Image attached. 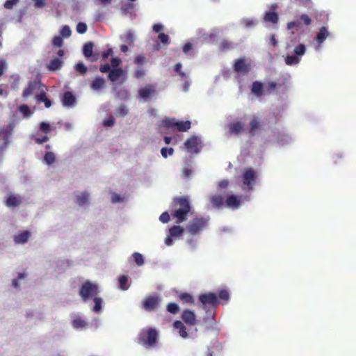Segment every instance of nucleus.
Returning <instances> with one entry per match:
<instances>
[{
    "instance_id": "nucleus-42",
    "label": "nucleus",
    "mask_w": 356,
    "mask_h": 356,
    "mask_svg": "<svg viewBox=\"0 0 356 356\" xmlns=\"http://www.w3.org/2000/svg\"><path fill=\"white\" fill-rule=\"evenodd\" d=\"M128 113V109L124 104H120L116 109V115L120 117H124Z\"/></svg>"
},
{
    "instance_id": "nucleus-13",
    "label": "nucleus",
    "mask_w": 356,
    "mask_h": 356,
    "mask_svg": "<svg viewBox=\"0 0 356 356\" xmlns=\"http://www.w3.org/2000/svg\"><path fill=\"white\" fill-rule=\"evenodd\" d=\"M143 308L148 312L154 310L159 305V298L156 296H149L143 301Z\"/></svg>"
},
{
    "instance_id": "nucleus-46",
    "label": "nucleus",
    "mask_w": 356,
    "mask_h": 356,
    "mask_svg": "<svg viewBox=\"0 0 356 356\" xmlns=\"http://www.w3.org/2000/svg\"><path fill=\"white\" fill-rule=\"evenodd\" d=\"M51 130V126L49 123L45 122H42L40 123V131L45 134L46 135H47L48 134L50 133Z\"/></svg>"
},
{
    "instance_id": "nucleus-1",
    "label": "nucleus",
    "mask_w": 356,
    "mask_h": 356,
    "mask_svg": "<svg viewBox=\"0 0 356 356\" xmlns=\"http://www.w3.org/2000/svg\"><path fill=\"white\" fill-rule=\"evenodd\" d=\"M175 207H179L175 209L172 216L177 218V222L180 223L187 220L188 213L191 211L189 200L186 197H177L173 200Z\"/></svg>"
},
{
    "instance_id": "nucleus-64",
    "label": "nucleus",
    "mask_w": 356,
    "mask_h": 356,
    "mask_svg": "<svg viewBox=\"0 0 356 356\" xmlns=\"http://www.w3.org/2000/svg\"><path fill=\"white\" fill-rule=\"evenodd\" d=\"M113 51L111 48L108 49L106 51H104L102 54V57L103 59H106L108 58V56L113 55Z\"/></svg>"
},
{
    "instance_id": "nucleus-45",
    "label": "nucleus",
    "mask_w": 356,
    "mask_h": 356,
    "mask_svg": "<svg viewBox=\"0 0 356 356\" xmlns=\"http://www.w3.org/2000/svg\"><path fill=\"white\" fill-rule=\"evenodd\" d=\"M177 120L175 118H168L163 120V125L166 128H176Z\"/></svg>"
},
{
    "instance_id": "nucleus-10",
    "label": "nucleus",
    "mask_w": 356,
    "mask_h": 356,
    "mask_svg": "<svg viewBox=\"0 0 356 356\" xmlns=\"http://www.w3.org/2000/svg\"><path fill=\"white\" fill-rule=\"evenodd\" d=\"M234 70L238 74H245L252 70V65L250 62H247L243 58H239L235 61Z\"/></svg>"
},
{
    "instance_id": "nucleus-58",
    "label": "nucleus",
    "mask_w": 356,
    "mask_h": 356,
    "mask_svg": "<svg viewBox=\"0 0 356 356\" xmlns=\"http://www.w3.org/2000/svg\"><path fill=\"white\" fill-rule=\"evenodd\" d=\"M158 38L163 44H168L169 37L165 33H159Z\"/></svg>"
},
{
    "instance_id": "nucleus-32",
    "label": "nucleus",
    "mask_w": 356,
    "mask_h": 356,
    "mask_svg": "<svg viewBox=\"0 0 356 356\" xmlns=\"http://www.w3.org/2000/svg\"><path fill=\"white\" fill-rule=\"evenodd\" d=\"M300 59L296 55L286 56L285 58V63L288 65H297L299 63Z\"/></svg>"
},
{
    "instance_id": "nucleus-28",
    "label": "nucleus",
    "mask_w": 356,
    "mask_h": 356,
    "mask_svg": "<svg viewBox=\"0 0 356 356\" xmlns=\"http://www.w3.org/2000/svg\"><path fill=\"white\" fill-rule=\"evenodd\" d=\"M229 132L231 134H238L244 128V124L241 122H236L230 123L228 125Z\"/></svg>"
},
{
    "instance_id": "nucleus-22",
    "label": "nucleus",
    "mask_w": 356,
    "mask_h": 356,
    "mask_svg": "<svg viewBox=\"0 0 356 356\" xmlns=\"http://www.w3.org/2000/svg\"><path fill=\"white\" fill-rule=\"evenodd\" d=\"M106 86L105 79L102 77H96L90 83V88L93 90H99L104 88Z\"/></svg>"
},
{
    "instance_id": "nucleus-26",
    "label": "nucleus",
    "mask_w": 356,
    "mask_h": 356,
    "mask_svg": "<svg viewBox=\"0 0 356 356\" xmlns=\"http://www.w3.org/2000/svg\"><path fill=\"white\" fill-rule=\"evenodd\" d=\"M63 60L60 58L52 59L47 65V68L50 71H56L60 69L63 66Z\"/></svg>"
},
{
    "instance_id": "nucleus-38",
    "label": "nucleus",
    "mask_w": 356,
    "mask_h": 356,
    "mask_svg": "<svg viewBox=\"0 0 356 356\" xmlns=\"http://www.w3.org/2000/svg\"><path fill=\"white\" fill-rule=\"evenodd\" d=\"M121 40L130 45L134 43V36L131 32H127L126 34L121 37Z\"/></svg>"
},
{
    "instance_id": "nucleus-51",
    "label": "nucleus",
    "mask_w": 356,
    "mask_h": 356,
    "mask_svg": "<svg viewBox=\"0 0 356 356\" xmlns=\"http://www.w3.org/2000/svg\"><path fill=\"white\" fill-rule=\"evenodd\" d=\"M174 153V149L172 147H163L161 150V154L163 157L167 158L168 154L172 155Z\"/></svg>"
},
{
    "instance_id": "nucleus-7",
    "label": "nucleus",
    "mask_w": 356,
    "mask_h": 356,
    "mask_svg": "<svg viewBox=\"0 0 356 356\" xmlns=\"http://www.w3.org/2000/svg\"><path fill=\"white\" fill-rule=\"evenodd\" d=\"M44 90V86L42 85L40 81H30L28 83L26 88H25L22 92V97L26 99L31 95H35L36 96L37 93H40L41 91Z\"/></svg>"
},
{
    "instance_id": "nucleus-59",
    "label": "nucleus",
    "mask_w": 356,
    "mask_h": 356,
    "mask_svg": "<svg viewBox=\"0 0 356 356\" xmlns=\"http://www.w3.org/2000/svg\"><path fill=\"white\" fill-rule=\"evenodd\" d=\"M146 62V58L143 56H138L134 59V63L136 65H143Z\"/></svg>"
},
{
    "instance_id": "nucleus-19",
    "label": "nucleus",
    "mask_w": 356,
    "mask_h": 356,
    "mask_svg": "<svg viewBox=\"0 0 356 356\" xmlns=\"http://www.w3.org/2000/svg\"><path fill=\"white\" fill-rule=\"evenodd\" d=\"M251 92L257 97L264 96V84L258 81H254L252 84Z\"/></svg>"
},
{
    "instance_id": "nucleus-55",
    "label": "nucleus",
    "mask_w": 356,
    "mask_h": 356,
    "mask_svg": "<svg viewBox=\"0 0 356 356\" xmlns=\"http://www.w3.org/2000/svg\"><path fill=\"white\" fill-rule=\"evenodd\" d=\"M19 0H6L4 3V7L6 9H12L13 7L16 5Z\"/></svg>"
},
{
    "instance_id": "nucleus-54",
    "label": "nucleus",
    "mask_w": 356,
    "mask_h": 356,
    "mask_svg": "<svg viewBox=\"0 0 356 356\" xmlns=\"http://www.w3.org/2000/svg\"><path fill=\"white\" fill-rule=\"evenodd\" d=\"M301 25V22L299 20L293 21L287 23L286 28L288 30H291L293 28H299Z\"/></svg>"
},
{
    "instance_id": "nucleus-63",
    "label": "nucleus",
    "mask_w": 356,
    "mask_h": 356,
    "mask_svg": "<svg viewBox=\"0 0 356 356\" xmlns=\"http://www.w3.org/2000/svg\"><path fill=\"white\" fill-rule=\"evenodd\" d=\"M111 66L108 64L101 65L99 67V71L102 73L110 72Z\"/></svg>"
},
{
    "instance_id": "nucleus-5",
    "label": "nucleus",
    "mask_w": 356,
    "mask_h": 356,
    "mask_svg": "<svg viewBox=\"0 0 356 356\" xmlns=\"http://www.w3.org/2000/svg\"><path fill=\"white\" fill-rule=\"evenodd\" d=\"M98 293L99 290L97 285L90 282V281L85 282L79 289V295L84 301L97 295Z\"/></svg>"
},
{
    "instance_id": "nucleus-52",
    "label": "nucleus",
    "mask_w": 356,
    "mask_h": 356,
    "mask_svg": "<svg viewBox=\"0 0 356 356\" xmlns=\"http://www.w3.org/2000/svg\"><path fill=\"white\" fill-rule=\"evenodd\" d=\"M300 20H301L304 25L309 26L312 23L311 18L306 14H302L300 17Z\"/></svg>"
},
{
    "instance_id": "nucleus-29",
    "label": "nucleus",
    "mask_w": 356,
    "mask_h": 356,
    "mask_svg": "<svg viewBox=\"0 0 356 356\" xmlns=\"http://www.w3.org/2000/svg\"><path fill=\"white\" fill-rule=\"evenodd\" d=\"M191 123L189 120L178 121L177 120L176 129L179 131H187L191 129Z\"/></svg>"
},
{
    "instance_id": "nucleus-39",
    "label": "nucleus",
    "mask_w": 356,
    "mask_h": 356,
    "mask_svg": "<svg viewBox=\"0 0 356 356\" xmlns=\"http://www.w3.org/2000/svg\"><path fill=\"white\" fill-rule=\"evenodd\" d=\"M306 51V47L305 45L303 44H300L298 46H296L293 50L294 54L296 56H303L305 54Z\"/></svg>"
},
{
    "instance_id": "nucleus-30",
    "label": "nucleus",
    "mask_w": 356,
    "mask_h": 356,
    "mask_svg": "<svg viewBox=\"0 0 356 356\" xmlns=\"http://www.w3.org/2000/svg\"><path fill=\"white\" fill-rule=\"evenodd\" d=\"M89 199L90 194L88 192L84 191L76 196V203L81 207L88 203Z\"/></svg>"
},
{
    "instance_id": "nucleus-60",
    "label": "nucleus",
    "mask_w": 356,
    "mask_h": 356,
    "mask_svg": "<svg viewBox=\"0 0 356 356\" xmlns=\"http://www.w3.org/2000/svg\"><path fill=\"white\" fill-rule=\"evenodd\" d=\"M49 140V138L46 134H45V136H44L42 138H34L35 143L38 145L42 144L45 142H47Z\"/></svg>"
},
{
    "instance_id": "nucleus-61",
    "label": "nucleus",
    "mask_w": 356,
    "mask_h": 356,
    "mask_svg": "<svg viewBox=\"0 0 356 356\" xmlns=\"http://www.w3.org/2000/svg\"><path fill=\"white\" fill-rule=\"evenodd\" d=\"M122 60L119 58H113L111 60V66L113 68H118V67L121 63Z\"/></svg>"
},
{
    "instance_id": "nucleus-34",
    "label": "nucleus",
    "mask_w": 356,
    "mask_h": 356,
    "mask_svg": "<svg viewBox=\"0 0 356 356\" xmlns=\"http://www.w3.org/2000/svg\"><path fill=\"white\" fill-rule=\"evenodd\" d=\"M56 161L55 154L52 152H47L44 156V161L47 165L53 164Z\"/></svg>"
},
{
    "instance_id": "nucleus-56",
    "label": "nucleus",
    "mask_w": 356,
    "mask_h": 356,
    "mask_svg": "<svg viewBox=\"0 0 356 356\" xmlns=\"http://www.w3.org/2000/svg\"><path fill=\"white\" fill-rule=\"evenodd\" d=\"M52 43L56 47H61L63 44V38L60 36H55L53 38Z\"/></svg>"
},
{
    "instance_id": "nucleus-31",
    "label": "nucleus",
    "mask_w": 356,
    "mask_h": 356,
    "mask_svg": "<svg viewBox=\"0 0 356 356\" xmlns=\"http://www.w3.org/2000/svg\"><path fill=\"white\" fill-rule=\"evenodd\" d=\"M184 228L181 226L174 225L170 229L169 232L171 236L176 237L181 236L184 233Z\"/></svg>"
},
{
    "instance_id": "nucleus-47",
    "label": "nucleus",
    "mask_w": 356,
    "mask_h": 356,
    "mask_svg": "<svg viewBox=\"0 0 356 356\" xmlns=\"http://www.w3.org/2000/svg\"><path fill=\"white\" fill-rule=\"evenodd\" d=\"M27 276V274L24 273H20L18 274L17 279H13L12 281V285L15 288H18L19 286V284L18 280L25 278Z\"/></svg>"
},
{
    "instance_id": "nucleus-8",
    "label": "nucleus",
    "mask_w": 356,
    "mask_h": 356,
    "mask_svg": "<svg viewBox=\"0 0 356 356\" xmlns=\"http://www.w3.org/2000/svg\"><path fill=\"white\" fill-rule=\"evenodd\" d=\"M247 200V196L231 195L226 197L225 204L232 210H236L241 206L244 201Z\"/></svg>"
},
{
    "instance_id": "nucleus-14",
    "label": "nucleus",
    "mask_w": 356,
    "mask_h": 356,
    "mask_svg": "<svg viewBox=\"0 0 356 356\" xmlns=\"http://www.w3.org/2000/svg\"><path fill=\"white\" fill-rule=\"evenodd\" d=\"M181 318L188 325L193 326L197 323L196 316L192 310L184 309L181 314Z\"/></svg>"
},
{
    "instance_id": "nucleus-24",
    "label": "nucleus",
    "mask_w": 356,
    "mask_h": 356,
    "mask_svg": "<svg viewBox=\"0 0 356 356\" xmlns=\"http://www.w3.org/2000/svg\"><path fill=\"white\" fill-rule=\"evenodd\" d=\"M330 33L327 31V29L325 26H323L320 29L319 31L318 32L316 40L317 42L320 44L323 43L325 40L329 36Z\"/></svg>"
},
{
    "instance_id": "nucleus-33",
    "label": "nucleus",
    "mask_w": 356,
    "mask_h": 356,
    "mask_svg": "<svg viewBox=\"0 0 356 356\" xmlns=\"http://www.w3.org/2000/svg\"><path fill=\"white\" fill-rule=\"evenodd\" d=\"M211 203L215 207H220L222 205V196L220 195L212 196L211 197Z\"/></svg>"
},
{
    "instance_id": "nucleus-62",
    "label": "nucleus",
    "mask_w": 356,
    "mask_h": 356,
    "mask_svg": "<svg viewBox=\"0 0 356 356\" xmlns=\"http://www.w3.org/2000/svg\"><path fill=\"white\" fill-rule=\"evenodd\" d=\"M145 72L144 70L138 69L134 72V77L136 79H140V78L143 77V76H145Z\"/></svg>"
},
{
    "instance_id": "nucleus-36",
    "label": "nucleus",
    "mask_w": 356,
    "mask_h": 356,
    "mask_svg": "<svg viewBox=\"0 0 356 356\" xmlns=\"http://www.w3.org/2000/svg\"><path fill=\"white\" fill-rule=\"evenodd\" d=\"M179 305L175 302H170L167 305V311L171 314H177L179 313Z\"/></svg>"
},
{
    "instance_id": "nucleus-53",
    "label": "nucleus",
    "mask_w": 356,
    "mask_h": 356,
    "mask_svg": "<svg viewBox=\"0 0 356 356\" xmlns=\"http://www.w3.org/2000/svg\"><path fill=\"white\" fill-rule=\"evenodd\" d=\"M115 122V120L114 117L110 116L109 118H108L104 120L103 124L105 127H112L114 125Z\"/></svg>"
},
{
    "instance_id": "nucleus-35",
    "label": "nucleus",
    "mask_w": 356,
    "mask_h": 356,
    "mask_svg": "<svg viewBox=\"0 0 356 356\" xmlns=\"http://www.w3.org/2000/svg\"><path fill=\"white\" fill-rule=\"evenodd\" d=\"M119 286L120 289L126 291L129 288L128 285V277L126 275H122L119 277Z\"/></svg>"
},
{
    "instance_id": "nucleus-37",
    "label": "nucleus",
    "mask_w": 356,
    "mask_h": 356,
    "mask_svg": "<svg viewBox=\"0 0 356 356\" xmlns=\"http://www.w3.org/2000/svg\"><path fill=\"white\" fill-rule=\"evenodd\" d=\"M95 305L93 307V311L96 313L99 312L102 307V298L99 297H95L94 299Z\"/></svg>"
},
{
    "instance_id": "nucleus-40",
    "label": "nucleus",
    "mask_w": 356,
    "mask_h": 356,
    "mask_svg": "<svg viewBox=\"0 0 356 356\" xmlns=\"http://www.w3.org/2000/svg\"><path fill=\"white\" fill-rule=\"evenodd\" d=\"M19 111L22 113L24 117L29 118L32 115L29 107L26 104H22L19 107Z\"/></svg>"
},
{
    "instance_id": "nucleus-25",
    "label": "nucleus",
    "mask_w": 356,
    "mask_h": 356,
    "mask_svg": "<svg viewBox=\"0 0 356 356\" xmlns=\"http://www.w3.org/2000/svg\"><path fill=\"white\" fill-rule=\"evenodd\" d=\"M173 326L175 328L179 330V336L182 338H187L188 337V333L186 332V328L184 323L180 321H175L174 322Z\"/></svg>"
},
{
    "instance_id": "nucleus-6",
    "label": "nucleus",
    "mask_w": 356,
    "mask_h": 356,
    "mask_svg": "<svg viewBox=\"0 0 356 356\" xmlns=\"http://www.w3.org/2000/svg\"><path fill=\"white\" fill-rule=\"evenodd\" d=\"M199 300L201 303L200 307L204 310L214 308L218 304L216 295L211 292L200 295Z\"/></svg>"
},
{
    "instance_id": "nucleus-48",
    "label": "nucleus",
    "mask_w": 356,
    "mask_h": 356,
    "mask_svg": "<svg viewBox=\"0 0 356 356\" xmlns=\"http://www.w3.org/2000/svg\"><path fill=\"white\" fill-rule=\"evenodd\" d=\"M60 35L64 38H68L71 35V30L69 26L65 25L60 30Z\"/></svg>"
},
{
    "instance_id": "nucleus-20",
    "label": "nucleus",
    "mask_w": 356,
    "mask_h": 356,
    "mask_svg": "<svg viewBox=\"0 0 356 356\" xmlns=\"http://www.w3.org/2000/svg\"><path fill=\"white\" fill-rule=\"evenodd\" d=\"M31 236V232L28 230L22 232L14 236V241L17 244H24L26 243Z\"/></svg>"
},
{
    "instance_id": "nucleus-43",
    "label": "nucleus",
    "mask_w": 356,
    "mask_h": 356,
    "mask_svg": "<svg viewBox=\"0 0 356 356\" xmlns=\"http://www.w3.org/2000/svg\"><path fill=\"white\" fill-rule=\"evenodd\" d=\"M280 83H277L274 81H270L266 85V92L268 94H270L273 90H275L277 87H281Z\"/></svg>"
},
{
    "instance_id": "nucleus-3",
    "label": "nucleus",
    "mask_w": 356,
    "mask_h": 356,
    "mask_svg": "<svg viewBox=\"0 0 356 356\" xmlns=\"http://www.w3.org/2000/svg\"><path fill=\"white\" fill-rule=\"evenodd\" d=\"M258 177V174L256 170L252 168H246L242 173V182L247 186L248 191H252L256 181Z\"/></svg>"
},
{
    "instance_id": "nucleus-15",
    "label": "nucleus",
    "mask_w": 356,
    "mask_h": 356,
    "mask_svg": "<svg viewBox=\"0 0 356 356\" xmlns=\"http://www.w3.org/2000/svg\"><path fill=\"white\" fill-rule=\"evenodd\" d=\"M262 126L263 124L261 120L257 116H253L250 122V134L252 136H254L258 131L262 129Z\"/></svg>"
},
{
    "instance_id": "nucleus-57",
    "label": "nucleus",
    "mask_w": 356,
    "mask_h": 356,
    "mask_svg": "<svg viewBox=\"0 0 356 356\" xmlns=\"http://www.w3.org/2000/svg\"><path fill=\"white\" fill-rule=\"evenodd\" d=\"M170 219V215L167 211L163 212L159 217L160 221L162 222L163 223L168 222Z\"/></svg>"
},
{
    "instance_id": "nucleus-12",
    "label": "nucleus",
    "mask_w": 356,
    "mask_h": 356,
    "mask_svg": "<svg viewBox=\"0 0 356 356\" xmlns=\"http://www.w3.org/2000/svg\"><path fill=\"white\" fill-rule=\"evenodd\" d=\"M121 77H123L122 83H124L127 79V76L125 71L122 68H112L108 74V79L111 82H115Z\"/></svg>"
},
{
    "instance_id": "nucleus-44",
    "label": "nucleus",
    "mask_w": 356,
    "mask_h": 356,
    "mask_svg": "<svg viewBox=\"0 0 356 356\" xmlns=\"http://www.w3.org/2000/svg\"><path fill=\"white\" fill-rule=\"evenodd\" d=\"M132 256L134 259V261L138 266H140L143 265L144 259L143 255L140 253L134 252Z\"/></svg>"
},
{
    "instance_id": "nucleus-17",
    "label": "nucleus",
    "mask_w": 356,
    "mask_h": 356,
    "mask_svg": "<svg viewBox=\"0 0 356 356\" xmlns=\"http://www.w3.org/2000/svg\"><path fill=\"white\" fill-rule=\"evenodd\" d=\"M76 99L72 92L66 91L63 93L62 97V104L65 107H72L75 106Z\"/></svg>"
},
{
    "instance_id": "nucleus-4",
    "label": "nucleus",
    "mask_w": 356,
    "mask_h": 356,
    "mask_svg": "<svg viewBox=\"0 0 356 356\" xmlns=\"http://www.w3.org/2000/svg\"><path fill=\"white\" fill-rule=\"evenodd\" d=\"M208 224V219L205 218H195L186 227L187 231L191 235L195 236L204 230Z\"/></svg>"
},
{
    "instance_id": "nucleus-18",
    "label": "nucleus",
    "mask_w": 356,
    "mask_h": 356,
    "mask_svg": "<svg viewBox=\"0 0 356 356\" xmlns=\"http://www.w3.org/2000/svg\"><path fill=\"white\" fill-rule=\"evenodd\" d=\"M22 202V197L19 195H10L6 201L8 207H17Z\"/></svg>"
},
{
    "instance_id": "nucleus-49",
    "label": "nucleus",
    "mask_w": 356,
    "mask_h": 356,
    "mask_svg": "<svg viewBox=\"0 0 356 356\" xmlns=\"http://www.w3.org/2000/svg\"><path fill=\"white\" fill-rule=\"evenodd\" d=\"M73 326L76 328H81L83 327L86 323L85 321L82 320L80 318H75L72 322Z\"/></svg>"
},
{
    "instance_id": "nucleus-11",
    "label": "nucleus",
    "mask_w": 356,
    "mask_h": 356,
    "mask_svg": "<svg viewBox=\"0 0 356 356\" xmlns=\"http://www.w3.org/2000/svg\"><path fill=\"white\" fill-rule=\"evenodd\" d=\"M156 90L154 87L151 84H147L145 87L141 88L138 90V95L145 102L149 100L152 96L155 94Z\"/></svg>"
},
{
    "instance_id": "nucleus-9",
    "label": "nucleus",
    "mask_w": 356,
    "mask_h": 356,
    "mask_svg": "<svg viewBox=\"0 0 356 356\" xmlns=\"http://www.w3.org/2000/svg\"><path fill=\"white\" fill-rule=\"evenodd\" d=\"M184 146L188 152L198 153L202 148L201 140L195 136H192L185 141Z\"/></svg>"
},
{
    "instance_id": "nucleus-41",
    "label": "nucleus",
    "mask_w": 356,
    "mask_h": 356,
    "mask_svg": "<svg viewBox=\"0 0 356 356\" xmlns=\"http://www.w3.org/2000/svg\"><path fill=\"white\" fill-rule=\"evenodd\" d=\"M74 69L76 72H79L82 75L86 74L88 72V67L83 63H79L76 64Z\"/></svg>"
},
{
    "instance_id": "nucleus-16",
    "label": "nucleus",
    "mask_w": 356,
    "mask_h": 356,
    "mask_svg": "<svg viewBox=\"0 0 356 356\" xmlns=\"http://www.w3.org/2000/svg\"><path fill=\"white\" fill-rule=\"evenodd\" d=\"M94 44L92 42L86 43L83 47V54L87 58H90L91 61L95 62L98 60V54H93Z\"/></svg>"
},
{
    "instance_id": "nucleus-23",
    "label": "nucleus",
    "mask_w": 356,
    "mask_h": 356,
    "mask_svg": "<svg viewBox=\"0 0 356 356\" xmlns=\"http://www.w3.org/2000/svg\"><path fill=\"white\" fill-rule=\"evenodd\" d=\"M264 21L274 24H277L279 21L278 14L276 12H266L264 16Z\"/></svg>"
},
{
    "instance_id": "nucleus-27",
    "label": "nucleus",
    "mask_w": 356,
    "mask_h": 356,
    "mask_svg": "<svg viewBox=\"0 0 356 356\" xmlns=\"http://www.w3.org/2000/svg\"><path fill=\"white\" fill-rule=\"evenodd\" d=\"M177 297H178V299L180 301H181L183 303L191 304V305L194 304L195 299H194L193 296L188 293H186V292L180 293L178 294Z\"/></svg>"
},
{
    "instance_id": "nucleus-50",
    "label": "nucleus",
    "mask_w": 356,
    "mask_h": 356,
    "mask_svg": "<svg viewBox=\"0 0 356 356\" xmlns=\"http://www.w3.org/2000/svg\"><path fill=\"white\" fill-rule=\"evenodd\" d=\"M87 25L83 22H79L76 25V31L80 34H83L87 31Z\"/></svg>"
},
{
    "instance_id": "nucleus-21",
    "label": "nucleus",
    "mask_w": 356,
    "mask_h": 356,
    "mask_svg": "<svg viewBox=\"0 0 356 356\" xmlns=\"http://www.w3.org/2000/svg\"><path fill=\"white\" fill-rule=\"evenodd\" d=\"M35 100L38 104L43 102L44 104V106L47 108L51 107L52 104L51 101L47 97L45 90L36 94Z\"/></svg>"
},
{
    "instance_id": "nucleus-2",
    "label": "nucleus",
    "mask_w": 356,
    "mask_h": 356,
    "mask_svg": "<svg viewBox=\"0 0 356 356\" xmlns=\"http://www.w3.org/2000/svg\"><path fill=\"white\" fill-rule=\"evenodd\" d=\"M158 337L159 334L155 328L143 329L138 334V343L147 348H152L156 345Z\"/></svg>"
}]
</instances>
